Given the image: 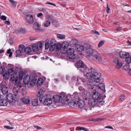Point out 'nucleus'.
Returning a JSON list of instances; mask_svg holds the SVG:
<instances>
[{"instance_id":"61","label":"nucleus","mask_w":131,"mask_h":131,"mask_svg":"<svg viewBox=\"0 0 131 131\" xmlns=\"http://www.w3.org/2000/svg\"><path fill=\"white\" fill-rule=\"evenodd\" d=\"M6 84V82H5L3 81L2 82L1 84H0V85H2V86L3 87H6L5 86V85Z\"/></svg>"},{"instance_id":"58","label":"nucleus","mask_w":131,"mask_h":131,"mask_svg":"<svg viewBox=\"0 0 131 131\" xmlns=\"http://www.w3.org/2000/svg\"><path fill=\"white\" fill-rule=\"evenodd\" d=\"M0 19L4 20H6L7 19V17L5 16L2 15Z\"/></svg>"},{"instance_id":"47","label":"nucleus","mask_w":131,"mask_h":131,"mask_svg":"<svg viewBox=\"0 0 131 131\" xmlns=\"http://www.w3.org/2000/svg\"><path fill=\"white\" fill-rule=\"evenodd\" d=\"M24 73L23 71H21L19 73V77L20 79H22L24 76Z\"/></svg>"},{"instance_id":"3","label":"nucleus","mask_w":131,"mask_h":131,"mask_svg":"<svg viewBox=\"0 0 131 131\" xmlns=\"http://www.w3.org/2000/svg\"><path fill=\"white\" fill-rule=\"evenodd\" d=\"M92 95V98L94 99L99 104L102 102L103 100V97L102 96L100 93L96 90L94 91Z\"/></svg>"},{"instance_id":"44","label":"nucleus","mask_w":131,"mask_h":131,"mask_svg":"<svg viewBox=\"0 0 131 131\" xmlns=\"http://www.w3.org/2000/svg\"><path fill=\"white\" fill-rule=\"evenodd\" d=\"M8 73L10 75L14 74V71L13 69L12 68L9 69L8 71Z\"/></svg>"},{"instance_id":"60","label":"nucleus","mask_w":131,"mask_h":131,"mask_svg":"<svg viewBox=\"0 0 131 131\" xmlns=\"http://www.w3.org/2000/svg\"><path fill=\"white\" fill-rule=\"evenodd\" d=\"M84 109L86 110V111H89L90 110H91V108L89 107H86L84 108Z\"/></svg>"},{"instance_id":"43","label":"nucleus","mask_w":131,"mask_h":131,"mask_svg":"<svg viewBox=\"0 0 131 131\" xmlns=\"http://www.w3.org/2000/svg\"><path fill=\"white\" fill-rule=\"evenodd\" d=\"M36 45H37L38 48L39 49V50H41L42 46V43L40 42H39Z\"/></svg>"},{"instance_id":"59","label":"nucleus","mask_w":131,"mask_h":131,"mask_svg":"<svg viewBox=\"0 0 131 131\" xmlns=\"http://www.w3.org/2000/svg\"><path fill=\"white\" fill-rule=\"evenodd\" d=\"M4 127L5 128L9 129H13V127L6 125L4 126Z\"/></svg>"},{"instance_id":"13","label":"nucleus","mask_w":131,"mask_h":131,"mask_svg":"<svg viewBox=\"0 0 131 131\" xmlns=\"http://www.w3.org/2000/svg\"><path fill=\"white\" fill-rule=\"evenodd\" d=\"M50 51H54L56 48L57 42L54 39H52L50 42Z\"/></svg>"},{"instance_id":"48","label":"nucleus","mask_w":131,"mask_h":131,"mask_svg":"<svg viewBox=\"0 0 131 131\" xmlns=\"http://www.w3.org/2000/svg\"><path fill=\"white\" fill-rule=\"evenodd\" d=\"M90 33L91 34H95L97 35H100V33L99 32L96 31L95 30H92L90 31Z\"/></svg>"},{"instance_id":"20","label":"nucleus","mask_w":131,"mask_h":131,"mask_svg":"<svg viewBox=\"0 0 131 131\" xmlns=\"http://www.w3.org/2000/svg\"><path fill=\"white\" fill-rule=\"evenodd\" d=\"M90 93L87 91H84L82 94V96L83 99L86 100L90 97Z\"/></svg>"},{"instance_id":"52","label":"nucleus","mask_w":131,"mask_h":131,"mask_svg":"<svg viewBox=\"0 0 131 131\" xmlns=\"http://www.w3.org/2000/svg\"><path fill=\"white\" fill-rule=\"evenodd\" d=\"M9 74H7V73H5L3 74V77H4V79H8L9 77Z\"/></svg>"},{"instance_id":"49","label":"nucleus","mask_w":131,"mask_h":131,"mask_svg":"<svg viewBox=\"0 0 131 131\" xmlns=\"http://www.w3.org/2000/svg\"><path fill=\"white\" fill-rule=\"evenodd\" d=\"M125 95L123 94L121 95V96L119 97V100L120 102H122L123 101L125 98Z\"/></svg>"},{"instance_id":"31","label":"nucleus","mask_w":131,"mask_h":131,"mask_svg":"<svg viewBox=\"0 0 131 131\" xmlns=\"http://www.w3.org/2000/svg\"><path fill=\"white\" fill-rule=\"evenodd\" d=\"M43 82V80L41 78H39L38 79L37 82V85L38 86L42 85Z\"/></svg>"},{"instance_id":"27","label":"nucleus","mask_w":131,"mask_h":131,"mask_svg":"<svg viewBox=\"0 0 131 131\" xmlns=\"http://www.w3.org/2000/svg\"><path fill=\"white\" fill-rule=\"evenodd\" d=\"M78 43V41L75 39H72L69 42V44L71 46L74 47Z\"/></svg>"},{"instance_id":"41","label":"nucleus","mask_w":131,"mask_h":131,"mask_svg":"<svg viewBox=\"0 0 131 131\" xmlns=\"http://www.w3.org/2000/svg\"><path fill=\"white\" fill-rule=\"evenodd\" d=\"M12 5L13 6L16 7V5L17 4V2L16 1H14L13 0H8Z\"/></svg>"},{"instance_id":"30","label":"nucleus","mask_w":131,"mask_h":131,"mask_svg":"<svg viewBox=\"0 0 131 131\" xmlns=\"http://www.w3.org/2000/svg\"><path fill=\"white\" fill-rule=\"evenodd\" d=\"M52 98L54 99V100L56 103H57L59 102L60 101V98L58 95H55L53 96L52 97Z\"/></svg>"},{"instance_id":"36","label":"nucleus","mask_w":131,"mask_h":131,"mask_svg":"<svg viewBox=\"0 0 131 131\" xmlns=\"http://www.w3.org/2000/svg\"><path fill=\"white\" fill-rule=\"evenodd\" d=\"M31 49L30 47H27L25 48V52L26 54H29L31 51Z\"/></svg>"},{"instance_id":"56","label":"nucleus","mask_w":131,"mask_h":131,"mask_svg":"<svg viewBox=\"0 0 131 131\" xmlns=\"http://www.w3.org/2000/svg\"><path fill=\"white\" fill-rule=\"evenodd\" d=\"M58 23V21L55 20H54L52 22V23L53 25H54L55 26H56L57 25Z\"/></svg>"},{"instance_id":"28","label":"nucleus","mask_w":131,"mask_h":131,"mask_svg":"<svg viewBox=\"0 0 131 131\" xmlns=\"http://www.w3.org/2000/svg\"><path fill=\"white\" fill-rule=\"evenodd\" d=\"M84 47L82 45H78L76 46V50L79 52L82 51L84 49Z\"/></svg>"},{"instance_id":"34","label":"nucleus","mask_w":131,"mask_h":131,"mask_svg":"<svg viewBox=\"0 0 131 131\" xmlns=\"http://www.w3.org/2000/svg\"><path fill=\"white\" fill-rule=\"evenodd\" d=\"M33 28L36 30H39L40 29V25L38 23L36 22L34 24Z\"/></svg>"},{"instance_id":"16","label":"nucleus","mask_w":131,"mask_h":131,"mask_svg":"<svg viewBox=\"0 0 131 131\" xmlns=\"http://www.w3.org/2000/svg\"><path fill=\"white\" fill-rule=\"evenodd\" d=\"M85 103L84 101L82 100H80L77 101L76 105L79 108H82L85 105Z\"/></svg>"},{"instance_id":"33","label":"nucleus","mask_w":131,"mask_h":131,"mask_svg":"<svg viewBox=\"0 0 131 131\" xmlns=\"http://www.w3.org/2000/svg\"><path fill=\"white\" fill-rule=\"evenodd\" d=\"M32 48L33 51L34 52H36L39 50L36 44H33L32 46Z\"/></svg>"},{"instance_id":"11","label":"nucleus","mask_w":131,"mask_h":131,"mask_svg":"<svg viewBox=\"0 0 131 131\" xmlns=\"http://www.w3.org/2000/svg\"><path fill=\"white\" fill-rule=\"evenodd\" d=\"M97 81H96L95 80H94L93 79H91L89 80L88 82V85L89 86L90 89L93 91V89L92 88V87H93V86H95L96 85V84L97 83Z\"/></svg>"},{"instance_id":"2","label":"nucleus","mask_w":131,"mask_h":131,"mask_svg":"<svg viewBox=\"0 0 131 131\" xmlns=\"http://www.w3.org/2000/svg\"><path fill=\"white\" fill-rule=\"evenodd\" d=\"M15 84L13 88V91L14 95L16 96L18 95V93L20 88H21L22 85L18 80H16L15 81Z\"/></svg>"},{"instance_id":"17","label":"nucleus","mask_w":131,"mask_h":131,"mask_svg":"<svg viewBox=\"0 0 131 131\" xmlns=\"http://www.w3.org/2000/svg\"><path fill=\"white\" fill-rule=\"evenodd\" d=\"M52 103L51 99L50 98H48L47 97H45V100L43 101V104L45 105H49Z\"/></svg>"},{"instance_id":"32","label":"nucleus","mask_w":131,"mask_h":131,"mask_svg":"<svg viewBox=\"0 0 131 131\" xmlns=\"http://www.w3.org/2000/svg\"><path fill=\"white\" fill-rule=\"evenodd\" d=\"M3 94H6L8 92V89L7 87H3L1 90Z\"/></svg>"},{"instance_id":"62","label":"nucleus","mask_w":131,"mask_h":131,"mask_svg":"<svg viewBox=\"0 0 131 131\" xmlns=\"http://www.w3.org/2000/svg\"><path fill=\"white\" fill-rule=\"evenodd\" d=\"M95 121H103L104 120V119L103 118H95Z\"/></svg>"},{"instance_id":"42","label":"nucleus","mask_w":131,"mask_h":131,"mask_svg":"<svg viewBox=\"0 0 131 131\" xmlns=\"http://www.w3.org/2000/svg\"><path fill=\"white\" fill-rule=\"evenodd\" d=\"M22 52H21L19 50H17L16 51V55L15 56L16 57L18 56H20L21 55V53Z\"/></svg>"},{"instance_id":"1","label":"nucleus","mask_w":131,"mask_h":131,"mask_svg":"<svg viewBox=\"0 0 131 131\" xmlns=\"http://www.w3.org/2000/svg\"><path fill=\"white\" fill-rule=\"evenodd\" d=\"M30 77L29 75H27L24 77L23 79V82L25 85H27L28 87L30 88L34 86L36 83V80L32 79L30 81Z\"/></svg>"},{"instance_id":"23","label":"nucleus","mask_w":131,"mask_h":131,"mask_svg":"<svg viewBox=\"0 0 131 131\" xmlns=\"http://www.w3.org/2000/svg\"><path fill=\"white\" fill-rule=\"evenodd\" d=\"M69 43L65 41L64 42L62 43V50H64V52L67 50V48L69 46Z\"/></svg>"},{"instance_id":"37","label":"nucleus","mask_w":131,"mask_h":131,"mask_svg":"<svg viewBox=\"0 0 131 131\" xmlns=\"http://www.w3.org/2000/svg\"><path fill=\"white\" fill-rule=\"evenodd\" d=\"M56 35L57 38L60 39H64L65 38V35L63 34H57Z\"/></svg>"},{"instance_id":"10","label":"nucleus","mask_w":131,"mask_h":131,"mask_svg":"<svg viewBox=\"0 0 131 131\" xmlns=\"http://www.w3.org/2000/svg\"><path fill=\"white\" fill-rule=\"evenodd\" d=\"M94 71V69L91 68H89L88 72L86 74L84 73V76L88 79H90L92 77V74Z\"/></svg>"},{"instance_id":"57","label":"nucleus","mask_w":131,"mask_h":131,"mask_svg":"<svg viewBox=\"0 0 131 131\" xmlns=\"http://www.w3.org/2000/svg\"><path fill=\"white\" fill-rule=\"evenodd\" d=\"M84 47L86 49L91 48V45L88 44L85 45Z\"/></svg>"},{"instance_id":"21","label":"nucleus","mask_w":131,"mask_h":131,"mask_svg":"<svg viewBox=\"0 0 131 131\" xmlns=\"http://www.w3.org/2000/svg\"><path fill=\"white\" fill-rule=\"evenodd\" d=\"M26 20L27 22L30 24H32L34 22L33 16L30 15H28L26 16Z\"/></svg>"},{"instance_id":"53","label":"nucleus","mask_w":131,"mask_h":131,"mask_svg":"<svg viewBox=\"0 0 131 131\" xmlns=\"http://www.w3.org/2000/svg\"><path fill=\"white\" fill-rule=\"evenodd\" d=\"M11 50L10 49H9L7 51V53L8 54H9V57H11L13 53L12 52H11Z\"/></svg>"},{"instance_id":"26","label":"nucleus","mask_w":131,"mask_h":131,"mask_svg":"<svg viewBox=\"0 0 131 131\" xmlns=\"http://www.w3.org/2000/svg\"><path fill=\"white\" fill-rule=\"evenodd\" d=\"M7 102L5 99L0 100V105L1 106H6L7 104Z\"/></svg>"},{"instance_id":"12","label":"nucleus","mask_w":131,"mask_h":131,"mask_svg":"<svg viewBox=\"0 0 131 131\" xmlns=\"http://www.w3.org/2000/svg\"><path fill=\"white\" fill-rule=\"evenodd\" d=\"M89 104L93 107L99 106V104L94 99H90L88 100Z\"/></svg>"},{"instance_id":"40","label":"nucleus","mask_w":131,"mask_h":131,"mask_svg":"<svg viewBox=\"0 0 131 131\" xmlns=\"http://www.w3.org/2000/svg\"><path fill=\"white\" fill-rule=\"evenodd\" d=\"M56 50L57 51L60 50V49L61 48V44L60 43H58L56 44Z\"/></svg>"},{"instance_id":"39","label":"nucleus","mask_w":131,"mask_h":131,"mask_svg":"<svg viewBox=\"0 0 131 131\" xmlns=\"http://www.w3.org/2000/svg\"><path fill=\"white\" fill-rule=\"evenodd\" d=\"M125 58V61L127 63L129 64L131 63V57L128 56Z\"/></svg>"},{"instance_id":"19","label":"nucleus","mask_w":131,"mask_h":131,"mask_svg":"<svg viewBox=\"0 0 131 131\" xmlns=\"http://www.w3.org/2000/svg\"><path fill=\"white\" fill-rule=\"evenodd\" d=\"M6 99L8 102L9 103H11L13 102L14 99L13 95L12 94H9L7 95Z\"/></svg>"},{"instance_id":"7","label":"nucleus","mask_w":131,"mask_h":131,"mask_svg":"<svg viewBox=\"0 0 131 131\" xmlns=\"http://www.w3.org/2000/svg\"><path fill=\"white\" fill-rule=\"evenodd\" d=\"M102 82H97V83H99V84L97 85V83H96V85L95 86H93V88L92 87V88L93 89V91H95V90H96V91H97L98 89H100L102 91H104V92H105V85Z\"/></svg>"},{"instance_id":"64","label":"nucleus","mask_w":131,"mask_h":131,"mask_svg":"<svg viewBox=\"0 0 131 131\" xmlns=\"http://www.w3.org/2000/svg\"><path fill=\"white\" fill-rule=\"evenodd\" d=\"M110 10V8L108 7V4H107L106 6V12L107 13H109V11Z\"/></svg>"},{"instance_id":"4","label":"nucleus","mask_w":131,"mask_h":131,"mask_svg":"<svg viewBox=\"0 0 131 131\" xmlns=\"http://www.w3.org/2000/svg\"><path fill=\"white\" fill-rule=\"evenodd\" d=\"M74 50L72 48H69V49H67L63 53H67V57L69 59H74L76 57V55L74 53Z\"/></svg>"},{"instance_id":"8","label":"nucleus","mask_w":131,"mask_h":131,"mask_svg":"<svg viewBox=\"0 0 131 131\" xmlns=\"http://www.w3.org/2000/svg\"><path fill=\"white\" fill-rule=\"evenodd\" d=\"M59 96L60 100H61L62 103L66 104L68 103L69 99L68 98V96L66 95L64 93H62Z\"/></svg>"},{"instance_id":"5","label":"nucleus","mask_w":131,"mask_h":131,"mask_svg":"<svg viewBox=\"0 0 131 131\" xmlns=\"http://www.w3.org/2000/svg\"><path fill=\"white\" fill-rule=\"evenodd\" d=\"M92 78L94 80H95L98 82H102L103 81V79L101 78V74L98 72H96L94 69V72L92 74Z\"/></svg>"},{"instance_id":"55","label":"nucleus","mask_w":131,"mask_h":131,"mask_svg":"<svg viewBox=\"0 0 131 131\" xmlns=\"http://www.w3.org/2000/svg\"><path fill=\"white\" fill-rule=\"evenodd\" d=\"M104 43V42L103 41H100L98 44V47H101Z\"/></svg>"},{"instance_id":"46","label":"nucleus","mask_w":131,"mask_h":131,"mask_svg":"<svg viewBox=\"0 0 131 131\" xmlns=\"http://www.w3.org/2000/svg\"><path fill=\"white\" fill-rule=\"evenodd\" d=\"M50 21L49 20L46 21L44 23V26L45 27L48 26L50 25Z\"/></svg>"},{"instance_id":"15","label":"nucleus","mask_w":131,"mask_h":131,"mask_svg":"<svg viewBox=\"0 0 131 131\" xmlns=\"http://www.w3.org/2000/svg\"><path fill=\"white\" fill-rule=\"evenodd\" d=\"M94 52V50L92 48L88 49L86 51V53L87 55V57L89 58H92L93 57V55L92 54Z\"/></svg>"},{"instance_id":"22","label":"nucleus","mask_w":131,"mask_h":131,"mask_svg":"<svg viewBox=\"0 0 131 131\" xmlns=\"http://www.w3.org/2000/svg\"><path fill=\"white\" fill-rule=\"evenodd\" d=\"M119 55L121 58H126L127 57L129 56L128 53L126 52H125L121 51L120 52Z\"/></svg>"},{"instance_id":"25","label":"nucleus","mask_w":131,"mask_h":131,"mask_svg":"<svg viewBox=\"0 0 131 131\" xmlns=\"http://www.w3.org/2000/svg\"><path fill=\"white\" fill-rule=\"evenodd\" d=\"M34 99L31 100V104L33 106H36L38 105V99Z\"/></svg>"},{"instance_id":"18","label":"nucleus","mask_w":131,"mask_h":131,"mask_svg":"<svg viewBox=\"0 0 131 131\" xmlns=\"http://www.w3.org/2000/svg\"><path fill=\"white\" fill-rule=\"evenodd\" d=\"M93 57L91 58L93 59H96L99 61H101L102 58L101 57L100 54L99 53H97L96 54H94L93 55Z\"/></svg>"},{"instance_id":"54","label":"nucleus","mask_w":131,"mask_h":131,"mask_svg":"<svg viewBox=\"0 0 131 131\" xmlns=\"http://www.w3.org/2000/svg\"><path fill=\"white\" fill-rule=\"evenodd\" d=\"M78 129L80 130H83L85 131H88V130L86 128L82 127H78Z\"/></svg>"},{"instance_id":"45","label":"nucleus","mask_w":131,"mask_h":131,"mask_svg":"<svg viewBox=\"0 0 131 131\" xmlns=\"http://www.w3.org/2000/svg\"><path fill=\"white\" fill-rule=\"evenodd\" d=\"M50 43L49 42H46L45 43V49H48L49 48L50 50Z\"/></svg>"},{"instance_id":"35","label":"nucleus","mask_w":131,"mask_h":131,"mask_svg":"<svg viewBox=\"0 0 131 131\" xmlns=\"http://www.w3.org/2000/svg\"><path fill=\"white\" fill-rule=\"evenodd\" d=\"M25 47L23 45H20L19 47V50L21 52L23 53L25 52Z\"/></svg>"},{"instance_id":"14","label":"nucleus","mask_w":131,"mask_h":131,"mask_svg":"<svg viewBox=\"0 0 131 131\" xmlns=\"http://www.w3.org/2000/svg\"><path fill=\"white\" fill-rule=\"evenodd\" d=\"M113 62L117 68H121L123 65L122 62L118 58H116L113 60Z\"/></svg>"},{"instance_id":"29","label":"nucleus","mask_w":131,"mask_h":131,"mask_svg":"<svg viewBox=\"0 0 131 131\" xmlns=\"http://www.w3.org/2000/svg\"><path fill=\"white\" fill-rule=\"evenodd\" d=\"M68 105L71 107H73L76 105L77 101L74 100H71L70 102H68Z\"/></svg>"},{"instance_id":"51","label":"nucleus","mask_w":131,"mask_h":131,"mask_svg":"<svg viewBox=\"0 0 131 131\" xmlns=\"http://www.w3.org/2000/svg\"><path fill=\"white\" fill-rule=\"evenodd\" d=\"M5 70V68L3 67L0 66V74H3Z\"/></svg>"},{"instance_id":"9","label":"nucleus","mask_w":131,"mask_h":131,"mask_svg":"<svg viewBox=\"0 0 131 131\" xmlns=\"http://www.w3.org/2000/svg\"><path fill=\"white\" fill-rule=\"evenodd\" d=\"M44 89L43 88L38 89V92L37 95L40 103H42V100H43L44 97L43 94L44 92Z\"/></svg>"},{"instance_id":"63","label":"nucleus","mask_w":131,"mask_h":131,"mask_svg":"<svg viewBox=\"0 0 131 131\" xmlns=\"http://www.w3.org/2000/svg\"><path fill=\"white\" fill-rule=\"evenodd\" d=\"M46 3V4L52 5L54 6H56V5L55 4L49 2H47Z\"/></svg>"},{"instance_id":"24","label":"nucleus","mask_w":131,"mask_h":131,"mask_svg":"<svg viewBox=\"0 0 131 131\" xmlns=\"http://www.w3.org/2000/svg\"><path fill=\"white\" fill-rule=\"evenodd\" d=\"M30 100L29 97L28 96H25L23 98L22 102L25 104H29L30 102Z\"/></svg>"},{"instance_id":"38","label":"nucleus","mask_w":131,"mask_h":131,"mask_svg":"<svg viewBox=\"0 0 131 131\" xmlns=\"http://www.w3.org/2000/svg\"><path fill=\"white\" fill-rule=\"evenodd\" d=\"M15 75L13 74L11 75V76L10 78V80L12 81H15L16 80H18V78L16 77L15 76Z\"/></svg>"},{"instance_id":"6","label":"nucleus","mask_w":131,"mask_h":131,"mask_svg":"<svg viewBox=\"0 0 131 131\" xmlns=\"http://www.w3.org/2000/svg\"><path fill=\"white\" fill-rule=\"evenodd\" d=\"M78 67L80 68V70L83 72H85L87 70V67L81 60L78 61L77 63Z\"/></svg>"},{"instance_id":"50","label":"nucleus","mask_w":131,"mask_h":131,"mask_svg":"<svg viewBox=\"0 0 131 131\" xmlns=\"http://www.w3.org/2000/svg\"><path fill=\"white\" fill-rule=\"evenodd\" d=\"M18 31L20 33H24L26 32V30L24 28H20L18 30Z\"/></svg>"}]
</instances>
